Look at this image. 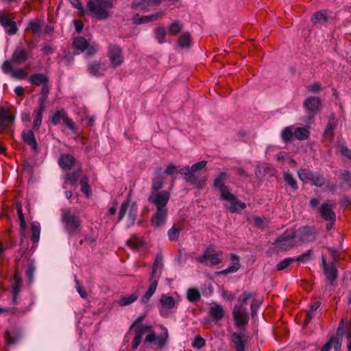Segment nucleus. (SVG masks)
I'll return each mask as SVG.
<instances>
[{"mask_svg": "<svg viewBox=\"0 0 351 351\" xmlns=\"http://www.w3.org/2000/svg\"><path fill=\"white\" fill-rule=\"evenodd\" d=\"M167 208H156V213L152 218V223L156 227H160L166 222Z\"/></svg>", "mask_w": 351, "mask_h": 351, "instance_id": "obj_20", "label": "nucleus"}, {"mask_svg": "<svg viewBox=\"0 0 351 351\" xmlns=\"http://www.w3.org/2000/svg\"><path fill=\"white\" fill-rule=\"evenodd\" d=\"M163 181L164 178L162 175L161 169H156L152 183V191H159V189L163 186Z\"/></svg>", "mask_w": 351, "mask_h": 351, "instance_id": "obj_28", "label": "nucleus"}, {"mask_svg": "<svg viewBox=\"0 0 351 351\" xmlns=\"http://www.w3.org/2000/svg\"><path fill=\"white\" fill-rule=\"evenodd\" d=\"M81 230V221L80 217L67 213V234H75Z\"/></svg>", "mask_w": 351, "mask_h": 351, "instance_id": "obj_17", "label": "nucleus"}, {"mask_svg": "<svg viewBox=\"0 0 351 351\" xmlns=\"http://www.w3.org/2000/svg\"><path fill=\"white\" fill-rule=\"evenodd\" d=\"M67 182L73 184L78 180L82 171L81 163L73 156L67 155Z\"/></svg>", "mask_w": 351, "mask_h": 351, "instance_id": "obj_6", "label": "nucleus"}, {"mask_svg": "<svg viewBox=\"0 0 351 351\" xmlns=\"http://www.w3.org/2000/svg\"><path fill=\"white\" fill-rule=\"evenodd\" d=\"M191 43V36L189 32L182 33L178 40V45L180 48H189Z\"/></svg>", "mask_w": 351, "mask_h": 351, "instance_id": "obj_34", "label": "nucleus"}, {"mask_svg": "<svg viewBox=\"0 0 351 351\" xmlns=\"http://www.w3.org/2000/svg\"><path fill=\"white\" fill-rule=\"evenodd\" d=\"M167 339L168 332L167 330L165 328L163 334H161L156 337L155 343L158 348H162L165 345Z\"/></svg>", "mask_w": 351, "mask_h": 351, "instance_id": "obj_51", "label": "nucleus"}, {"mask_svg": "<svg viewBox=\"0 0 351 351\" xmlns=\"http://www.w3.org/2000/svg\"><path fill=\"white\" fill-rule=\"evenodd\" d=\"M16 212L17 215L20 221V226H21V234L23 237H25L24 231L26 229V223L25 220L24 215L22 212V206L21 204L16 205Z\"/></svg>", "mask_w": 351, "mask_h": 351, "instance_id": "obj_42", "label": "nucleus"}, {"mask_svg": "<svg viewBox=\"0 0 351 351\" xmlns=\"http://www.w3.org/2000/svg\"><path fill=\"white\" fill-rule=\"evenodd\" d=\"M295 236L296 232L293 230H287L275 241V248L278 251H286L291 249L293 246V239Z\"/></svg>", "mask_w": 351, "mask_h": 351, "instance_id": "obj_7", "label": "nucleus"}, {"mask_svg": "<svg viewBox=\"0 0 351 351\" xmlns=\"http://www.w3.org/2000/svg\"><path fill=\"white\" fill-rule=\"evenodd\" d=\"M294 136L298 140L302 141L306 139L309 136L308 129L304 128H297L294 129Z\"/></svg>", "mask_w": 351, "mask_h": 351, "instance_id": "obj_44", "label": "nucleus"}, {"mask_svg": "<svg viewBox=\"0 0 351 351\" xmlns=\"http://www.w3.org/2000/svg\"><path fill=\"white\" fill-rule=\"evenodd\" d=\"M81 191L84 193L86 197H89L91 194V189L88 184V181L86 177H83L80 180Z\"/></svg>", "mask_w": 351, "mask_h": 351, "instance_id": "obj_48", "label": "nucleus"}, {"mask_svg": "<svg viewBox=\"0 0 351 351\" xmlns=\"http://www.w3.org/2000/svg\"><path fill=\"white\" fill-rule=\"evenodd\" d=\"M251 300V298L250 299ZM262 299L261 298H254L253 296L252 297V302H251V310H252V316L254 317L256 314V311L260 307L261 303H262Z\"/></svg>", "mask_w": 351, "mask_h": 351, "instance_id": "obj_52", "label": "nucleus"}, {"mask_svg": "<svg viewBox=\"0 0 351 351\" xmlns=\"http://www.w3.org/2000/svg\"><path fill=\"white\" fill-rule=\"evenodd\" d=\"M142 317H139L134 322L132 327H135L136 335L132 341V349H137L138 346L141 342L143 335L151 330V326L148 325L138 324V322L141 320Z\"/></svg>", "mask_w": 351, "mask_h": 351, "instance_id": "obj_13", "label": "nucleus"}, {"mask_svg": "<svg viewBox=\"0 0 351 351\" xmlns=\"http://www.w3.org/2000/svg\"><path fill=\"white\" fill-rule=\"evenodd\" d=\"M108 57L112 67L120 66L124 61L123 50L117 45H111L108 47Z\"/></svg>", "mask_w": 351, "mask_h": 351, "instance_id": "obj_10", "label": "nucleus"}, {"mask_svg": "<svg viewBox=\"0 0 351 351\" xmlns=\"http://www.w3.org/2000/svg\"><path fill=\"white\" fill-rule=\"evenodd\" d=\"M108 66L104 60H93L87 66L89 74L95 77L104 75L107 70Z\"/></svg>", "mask_w": 351, "mask_h": 351, "instance_id": "obj_12", "label": "nucleus"}, {"mask_svg": "<svg viewBox=\"0 0 351 351\" xmlns=\"http://www.w3.org/2000/svg\"><path fill=\"white\" fill-rule=\"evenodd\" d=\"M180 228L173 226L168 232V237L171 241H176L180 235Z\"/></svg>", "mask_w": 351, "mask_h": 351, "instance_id": "obj_54", "label": "nucleus"}, {"mask_svg": "<svg viewBox=\"0 0 351 351\" xmlns=\"http://www.w3.org/2000/svg\"><path fill=\"white\" fill-rule=\"evenodd\" d=\"M222 254V251H217V252L213 253L212 250L208 248L205 250L204 254L199 256L197 260L200 263H204L207 266H215L221 263L219 256Z\"/></svg>", "mask_w": 351, "mask_h": 351, "instance_id": "obj_11", "label": "nucleus"}, {"mask_svg": "<svg viewBox=\"0 0 351 351\" xmlns=\"http://www.w3.org/2000/svg\"><path fill=\"white\" fill-rule=\"evenodd\" d=\"M88 40L82 36L76 37L73 40L74 47L81 51H85L86 48L88 47Z\"/></svg>", "mask_w": 351, "mask_h": 351, "instance_id": "obj_40", "label": "nucleus"}, {"mask_svg": "<svg viewBox=\"0 0 351 351\" xmlns=\"http://www.w3.org/2000/svg\"><path fill=\"white\" fill-rule=\"evenodd\" d=\"M15 115L8 103L0 105V133L10 127L14 121Z\"/></svg>", "mask_w": 351, "mask_h": 351, "instance_id": "obj_8", "label": "nucleus"}, {"mask_svg": "<svg viewBox=\"0 0 351 351\" xmlns=\"http://www.w3.org/2000/svg\"><path fill=\"white\" fill-rule=\"evenodd\" d=\"M0 23L10 34H14L17 31L15 23L4 12H0Z\"/></svg>", "mask_w": 351, "mask_h": 351, "instance_id": "obj_19", "label": "nucleus"}, {"mask_svg": "<svg viewBox=\"0 0 351 351\" xmlns=\"http://www.w3.org/2000/svg\"><path fill=\"white\" fill-rule=\"evenodd\" d=\"M177 303L178 302L172 296L167 294L162 295L160 299V304H161V308L160 310V315L162 316H166L169 310L176 306Z\"/></svg>", "mask_w": 351, "mask_h": 351, "instance_id": "obj_15", "label": "nucleus"}, {"mask_svg": "<svg viewBox=\"0 0 351 351\" xmlns=\"http://www.w3.org/2000/svg\"><path fill=\"white\" fill-rule=\"evenodd\" d=\"M252 293L245 292L239 298L238 303L233 308L232 315L234 323L237 327H241L247 324L249 316L245 306L247 301L252 298Z\"/></svg>", "mask_w": 351, "mask_h": 351, "instance_id": "obj_2", "label": "nucleus"}, {"mask_svg": "<svg viewBox=\"0 0 351 351\" xmlns=\"http://www.w3.org/2000/svg\"><path fill=\"white\" fill-rule=\"evenodd\" d=\"M42 24L39 19H35L32 20L27 26V29L32 32L34 34H39L41 32Z\"/></svg>", "mask_w": 351, "mask_h": 351, "instance_id": "obj_39", "label": "nucleus"}, {"mask_svg": "<svg viewBox=\"0 0 351 351\" xmlns=\"http://www.w3.org/2000/svg\"><path fill=\"white\" fill-rule=\"evenodd\" d=\"M322 103L319 97H308L304 102V107L306 111L311 114L308 118V123L311 122L313 116L320 110Z\"/></svg>", "mask_w": 351, "mask_h": 351, "instance_id": "obj_14", "label": "nucleus"}, {"mask_svg": "<svg viewBox=\"0 0 351 351\" xmlns=\"http://www.w3.org/2000/svg\"><path fill=\"white\" fill-rule=\"evenodd\" d=\"M206 164L207 161L202 160L193 165L191 167L184 166L179 170V173L183 175L186 181L196 184L198 188H202L204 185V182L198 181L195 173L197 171L204 169L206 166Z\"/></svg>", "mask_w": 351, "mask_h": 351, "instance_id": "obj_4", "label": "nucleus"}, {"mask_svg": "<svg viewBox=\"0 0 351 351\" xmlns=\"http://www.w3.org/2000/svg\"><path fill=\"white\" fill-rule=\"evenodd\" d=\"M208 314L214 320L217 322L223 317L225 311L221 304L214 303L209 308Z\"/></svg>", "mask_w": 351, "mask_h": 351, "instance_id": "obj_23", "label": "nucleus"}, {"mask_svg": "<svg viewBox=\"0 0 351 351\" xmlns=\"http://www.w3.org/2000/svg\"><path fill=\"white\" fill-rule=\"evenodd\" d=\"M178 168L174 164L170 163L167 166L164 173L168 176H173L179 171Z\"/></svg>", "mask_w": 351, "mask_h": 351, "instance_id": "obj_60", "label": "nucleus"}, {"mask_svg": "<svg viewBox=\"0 0 351 351\" xmlns=\"http://www.w3.org/2000/svg\"><path fill=\"white\" fill-rule=\"evenodd\" d=\"M227 177V173L224 172L221 173L219 176L215 179L214 186L219 189L222 199L228 200L231 203L230 206L227 204L225 205L226 208L231 213H234L239 210L245 208L246 205L245 203L238 200L237 197L228 191V187L225 185V180Z\"/></svg>", "mask_w": 351, "mask_h": 351, "instance_id": "obj_1", "label": "nucleus"}, {"mask_svg": "<svg viewBox=\"0 0 351 351\" xmlns=\"http://www.w3.org/2000/svg\"><path fill=\"white\" fill-rule=\"evenodd\" d=\"M128 245L132 248L138 249L143 245V241L139 238L134 237L128 241Z\"/></svg>", "mask_w": 351, "mask_h": 351, "instance_id": "obj_59", "label": "nucleus"}, {"mask_svg": "<svg viewBox=\"0 0 351 351\" xmlns=\"http://www.w3.org/2000/svg\"><path fill=\"white\" fill-rule=\"evenodd\" d=\"M247 340V337L243 332H233L231 335V341L237 351H245V343Z\"/></svg>", "mask_w": 351, "mask_h": 351, "instance_id": "obj_18", "label": "nucleus"}, {"mask_svg": "<svg viewBox=\"0 0 351 351\" xmlns=\"http://www.w3.org/2000/svg\"><path fill=\"white\" fill-rule=\"evenodd\" d=\"M337 126V120L335 115H332L329 118V121L325 129V134L329 136H332L333 130Z\"/></svg>", "mask_w": 351, "mask_h": 351, "instance_id": "obj_43", "label": "nucleus"}, {"mask_svg": "<svg viewBox=\"0 0 351 351\" xmlns=\"http://www.w3.org/2000/svg\"><path fill=\"white\" fill-rule=\"evenodd\" d=\"M294 127L289 126L285 128L281 133L282 138L284 141H289L291 139L293 135H294Z\"/></svg>", "mask_w": 351, "mask_h": 351, "instance_id": "obj_50", "label": "nucleus"}, {"mask_svg": "<svg viewBox=\"0 0 351 351\" xmlns=\"http://www.w3.org/2000/svg\"><path fill=\"white\" fill-rule=\"evenodd\" d=\"M295 261L294 258H286L280 261L276 266V269L278 271L283 270L291 265Z\"/></svg>", "mask_w": 351, "mask_h": 351, "instance_id": "obj_53", "label": "nucleus"}, {"mask_svg": "<svg viewBox=\"0 0 351 351\" xmlns=\"http://www.w3.org/2000/svg\"><path fill=\"white\" fill-rule=\"evenodd\" d=\"M205 346V340L200 336L195 337L193 346L195 348L200 349Z\"/></svg>", "mask_w": 351, "mask_h": 351, "instance_id": "obj_62", "label": "nucleus"}, {"mask_svg": "<svg viewBox=\"0 0 351 351\" xmlns=\"http://www.w3.org/2000/svg\"><path fill=\"white\" fill-rule=\"evenodd\" d=\"M330 18L328 12L326 10L315 13L311 21L315 25H321L326 23Z\"/></svg>", "mask_w": 351, "mask_h": 351, "instance_id": "obj_26", "label": "nucleus"}, {"mask_svg": "<svg viewBox=\"0 0 351 351\" xmlns=\"http://www.w3.org/2000/svg\"><path fill=\"white\" fill-rule=\"evenodd\" d=\"M283 179H284L285 182L288 185H289L290 187H291L293 189H294V190L298 189V184H297L295 179L293 176V175H291L289 172H285L283 174Z\"/></svg>", "mask_w": 351, "mask_h": 351, "instance_id": "obj_46", "label": "nucleus"}, {"mask_svg": "<svg viewBox=\"0 0 351 351\" xmlns=\"http://www.w3.org/2000/svg\"><path fill=\"white\" fill-rule=\"evenodd\" d=\"M23 139L27 145H31L33 149H36L37 144L34 134L32 130L24 131L22 134Z\"/></svg>", "mask_w": 351, "mask_h": 351, "instance_id": "obj_35", "label": "nucleus"}, {"mask_svg": "<svg viewBox=\"0 0 351 351\" xmlns=\"http://www.w3.org/2000/svg\"><path fill=\"white\" fill-rule=\"evenodd\" d=\"M313 172L305 169H301L298 172V176L301 181L307 183L311 182L312 176H313Z\"/></svg>", "mask_w": 351, "mask_h": 351, "instance_id": "obj_41", "label": "nucleus"}, {"mask_svg": "<svg viewBox=\"0 0 351 351\" xmlns=\"http://www.w3.org/2000/svg\"><path fill=\"white\" fill-rule=\"evenodd\" d=\"M138 298L137 293H133L129 295H121L117 301V304L121 306H128L134 302Z\"/></svg>", "mask_w": 351, "mask_h": 351, "instance_id": "obj_31", "label": "nucleus"}, {"mask_svg": "<svg viewBox=\"0 0 351 351\" xmlns=\"http://www.w3.org/2000/svg\"><path fill=\"white\" fill-rule=\"evenodd\" d=\"M66 124L67 128L70 129L75 134V136H73L75 138L80 136L81 132L79 131V129L75 126V123L72 121L71 119L67 118Z\"/></svg>", "mask_w": 351, "mask_h": 351, "instance_id": "obj_58", "label": "nucleus"}, {"mask_svg": "<svg viewBox=\"0 0 351 351\" xmlns=\"http://www.w3.org/2000/svg\"><path fill=\"white\" fill-rule=\"evenodd\" d=\"M54 125L60 123L62 121L66 122V114L64 110L57 111L53 116L51 119Z\"/></svg>", "mask_w": 351, "mask_h": 351, "instance_id": "obj_45", "label": "nucleus"}, {"mask_svg": "<svg viewBox=\"0 0 351 351\" xmlns=\"http://www.w3.org/2000/svg\"><path fill=\"white\" fill-rule=\"evenodd\" d=\"M298 235L300 239L304 242H309L315 239L313 229L311 227H303L299 229Z\"/></svg>", "mask_w": 351, "mask_h": 351, "instance_id": "obj_24", "label": "nucleus"}, {"mask_svg": "<svg viewBox=\"0 0 351 351\" xmlns=\"http://www.w3.org/2000/svg\"><path fill=\"white\" fill-rule=\"evenodd\" d=\"M150 280L152 281V282L148 288V290L147 291L144 296L142 298L141 300L143 303H147L156 291L158 281L155 278L152 280L150 279Z\"/></svg>", "mask_w": 351, "mask_h": 351, "instance_id": "obj_36", "label": "nucleus"}, {"mask_svg": "<svg viewBox=\"0 0 351 351\" xmlns=\"http://www.w3.org/2000/svg\"><path fill=\"white\" fill-rule=\"evenodd\" d=\"M137 213V204L132 202L130 197L122 203L119 213V221L125 219V223L128 227L132 226L136 221Z\"/></svg>", "mask_w": 351, "mask_h": 351, "instance_id": "obj_3", "label": "nucleus"}, {"mask_svg": "<svg viewBox=\"0 0 351 351\" xmlns=\"http://www.w3.org/2000/svg\"><path fill=\"white\" fill-rule=\"evenodd\" d=\"M321 305V302L317 301L315 302L311 306L308 313H307V319L304 322V325H307L309 321L312 319V317L315 315V312L319 308Z\"/></svg>", "mask_w": 351, "mask_h": 351, "instance_id": "obj_49", "label": "nucleus"}, {"mask_svg": "<svg viewBox=\"0 0 351 351\" xmlns=\"http://www.w3.org/2000/svg\"><path fill=\"white\" fill-rule=\"evenodd\" d=\"M322 264L327 278L330 281L335 280L337 278V269L335 265L331 264L330 265H328L326 264V259L324 256H322Z\"/></svg>", "mask_w": 351, "mask_h": 351, "instance_id": "obj_27", "label": "nucleus"}, {"mask_svg": "<svg viewBox=\"0 0 351 351\" xmlns=\"http://www.w3.org/2000/svg\"><path fill=\"white\" fill-rule=\"evenodd\" d=\"M312 184L317 186H322L324 185L325 182V180L323 176L314 173L313 176H312V179L311 180Z\"/></svg>", "mask_w": 351, "mask_h": 351, "instance_id": "obj_55", "label": "nucleus"}, {"mask_svg": "<svg viewBox=\"0 0 351 351\" xmlns=\"http://www.w3.org/2000/svg\"><path fill=\"white\" fill-rule=\"evenodd\" d=\"M311 256H312V251L308 250L306 252L298 256L297 258H294V260H295V261L306 263L311 260Z\"/></svg>", "mask_w": 351, "mask_h": 351, "instance_id": "obj_57", "label": "nucleus"}, {"mask_svg": "<svg viewBox=\"0 0 351 351\" xmlns=\"http://www.w3.org/2000/svg\"><path fill=\"white\" fill-rule=\"evenodd\" d=\"M200 298V293L198 290L195 289H190L187 291V298L191 302L197 300Z\"/></svg>", "mask_w": 351, "mask_h": 351, "instance_id": "obj_56", "label": "nucleus"}, {"mask_svg": "<svg viewBox=\"0 0 351 351\" xmlns=\"http://www.w3.org/2000/svg\"><path fill=\"white\" fill-rule=\"evenodd\" d=\"M75 287H76V289L77 291V292L79 293L80 295L84 298V299H86L87 298L88 294V293L84 290L83 289V288L80 286V283H79V281L77 280L76 276H75Z\"/></svg>", "mask_w": 351, "mask_h": 351, "instance_id": "obj_61", "label": "nucleus"}, {"mask_svg": "<svg viewBox=\"0 0 351 351\" xmlns=\"http://www.w3.org/2000/svg\"><path fill=\"white\" fill-rule=\"evenodd\" d=\"M2 70L3 73L10 75L13 78L23 80L27 77V73L25 71L21 69L14 70L12 69V63L9 61H5L2 65Z\"/></svg>", "mask_w": 351, "mask_h": 351, "instance_id": "obj_16", "label": "nucleus"}, {"mask_svg": "<svg viewBox=\"0 0 351 351\" xmlns=\"http://www.w3.org/2000/svg\"><path fill=\"white\" fill-rule=\"evenodd\" d=\"M40 226L38 223L33 222L31 224V239L34 243H37L38 242L40 239Z\"/></svg>", "mask_w": 351, "mask_h": 351, "instance_id": "obj_37", "label": "nucleus"}, {"mask_svg": "<svg viewBox=\"0 0 351 351\" xmlns=\"http://www.w3.org/2000/svg\"><path fill=\"white\" fill-rule=\"evenodd\" d=\"M29 82L35 86H45L47 85L48 77L47 75L43 73L35 74L29 79Z\"/></svg>", "mask_w": 351, "mask_h": 351, "instance_id": "obj_29", "label": "nucleus"}, {"mask_svg": "<svg viewBox=\"0 0 351 351\" xmlns=\"http://www.w3.org/2000/svg\"><path fill=\"white\" fill-rule=\"evenodd\" d=\"M183 29V24L178 21L172 22L168 27V34L171 36H176Z\"/></svg>", "mask_w": 351, "mask_h": 351, "instance_id": "obj_38", "label": "nucleus"}, {"mask_svg": "<svg viewBox=\"0 0 351 351\" xmlns=\"http://www.w3.org/2000/svg\"><path fill=\"white\" fill-rule=\"evenodd\" d=\"M333 204L330 202L324 203L320 208V214L323 218L328 221H335V214L332 210Z\"/></svg>", "mask_w": 351, "mask_h": 351, "instance_id": "obj_21", "label": "nucleus"}, {"mask_svg": "<svg viewBox=\"0 0 351 351\" xmlns=\"http://www.w3.org/2000/svg\"><path fill=\"white\" fill-rule=\"evenodd\" d=\"M162 267V256H157L156 259H155V261H154V266H153V269H152V275H151V280L155 278L156 274H157V272H158V269H160Z\"/></svg>", "mask_w": 351, "mask_h": 351, "instance_id": "obj_47", "label": "nucleus"}, {"mask_svg": "<svg viewBox=\"0 0 351 351\" xmlns=\"http://www.w3.org/2000/svg\"><path fill=\"white\" fill-rule=\"evenodd\" d=\"M161 0H134L132 3V8L136 10H148L150 8L160 3Z\"/></svg>", "mask_w": 351, "mask_h": 351, "instance_id": "obj_22", "label": "nucleus"}, {"mask_svg": "<svg viewBox=\"0 0 351 351\" xmlns=\"http://www.w3.org/2000/svg\"><path fill=\"white\" fill-rule=\"evenodd\" d=\"M99 49V47L97 45L95 44H88V47L86 48V54L88 56H93L95 55Z\"/></svg>", "mask_w": 351, "mask_h": 351, "instance_id": "obj_64", "label": "nucleus"}, {"mask_svg": "<svg viewBox=\"0 0 351 351\" xmlns=\"http://www.w3.org/2000/svg\"><path fill=\"white\" fill-rule=\"evenodd\" d=\"M168 32L163 26L157 27L154 29V37L157 42L160 44L167 43V34Z\"/></svg>", "mask_w": 351, "mask_h": 351, "instance_id": "obj_32", "label": "nucleus"}, {"mask_svg": "<svg viewBox=\"0 0 351 351\" xmlns=\"http://www.w3.org/2000/svg\"><path fill=\"white\" fill-rule=\"evenodd\" d=\"M45 109H43V105L41 107H38L36 110L34 112V119L33 121V128L34 130H38L41 125L42 123V119H43V114Z\"/></svg>", "mask_w": 351, "mask_h": 351, "instance_id": "obj_33", "label": "nucleus"}, {"mask_svg": "<svg viewBox=\"0 0 351 351\" xmlns=\"http://www.w3.org/2000/svg\"><path fill=\"white\" fill-rule=\"evenodd\" d=\"M170 193L167 191H152L148 200L156 206V208H167Z\"/></svg>", "mask_w": 351, "mask_h": 351, "instance_id": "obj_9", "label": "nucleus"}, {"mask_svg": "<svg viewBox=\"0 0 351 351\" xmlns=\"http://www.w3.org/2000/svg\"><path fill=\"white\" fill-rule=\"evenodd\" d=\"M111 4L108 0H90L88 7L90 11L99 19H105L108 17V9Z\"/></svg>", "mask_w": 351, "mask_h": 351, "instance_id": "obj_5", "label": "nucleus"}, {"mask_svg": "<svg viewBox=\"0 0 351 351\" xmlns=\"http://www.w3.org/2000/svg\"><path fill=\"white\" fill-rule=\"evenodd\" d=\"M231 260L232 261V264L226 268L224 270H222L219 272V274L223 275H227L228 274H232L237 272L241 267V265L239 263V258L238 256L234 254H230Z\"/></svg>", "mask_w": 351, "mask_h": 351, "instance_id": "obj_25", "label": "nucleus"}, {"mask_svg": "<svg viewBox=\"0 0 351 351\" xmlns=\"http://www.w3.org/2000/svg\"><path fill=\"white\" fill-rule=\"evenodd\" d=\"M28 56L29 55L25 49L18 47L12 55V61L16 63H21L27 60Z\"/></svg>", "mask_w": 351, "mask_h": 351, "instance_id": "obj_30", "label": "nucleus"}, {"mask_svg": "<svg viewBox=\"0 0 351 351\" xmlns=\"http://www.w3.org/2000/svg\"><path fill=\"white\" fill-rule=\"evenodd\" d=\"M134 21L137 24L146 23L152 21V20H151V15L145 16H136L134 18Z\"/></svg>", "mask_w": 351, "mask_h": 351, "instance_id": "obj_63", "label": "nucleus"}]
</instances>
